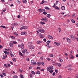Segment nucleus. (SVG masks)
<instances>
[{"instance_id":"f257e3e1","label":"nucleus","mask_w":78,"mask_h":78,"mask_svg":"<svg viewBox=\"0 0 78 78\" xmlns=\"http://www.w3.org/2000/svg\"><path fill=\"white\" fill-rule=\"evenodd\" d=\"M70 39H71L73 40V41L75 40V37L73 35H70Z\"/></svg>"},{"instance_id":"f03ea898","label":"nucleus","mask_w":78,"mask_h":78,"mask_svg":"<svg viewBox=\"0 0 78 78\" xmlns=\"http://www.w3.org/2000/svg\"><path fill=\"white\" fill-rule=\"evenodd\" d=\"M27 49H25L22 50V52L23 54H25V52H27Z\"/></svg>"},{"instance_id":"7ed1b4c3","label":"nucleus","mask_w":78,"mask_h":78,"mask_svg":"<svg viewBox=\"0 0 78 78\" xmlns=\"http://www.w3.org/2000/svg\"><path fill=\"white\" fill-rule=\"evenodd\" d=\"M66 39L67 40V42H68L70 43L72 42V40H71L69 38H66Z\"/></svg>"},{"instance_id":"20e7f679","label":"nucleus","mask_w":78,"mask_h":78,"mask_svg":"<svg viewBox=\"0 0 78 78\" xmlns=\"http://www.w3.org/2000/svg\"><path fill=\"white\" fill-rule=\"evenodd\" d=\"M31 62L32 63V65H34L35 64H36V62H34V61L33 60L31 61Z\"/></svg>"},{"instance_id":"39448f33","label":"nucleus","mask_w":78,"mask_h":78,"mask_svg":"<svg viewBox=\"0 0 78 78\" xmlns=\"http://www.w3.org/2000/svg\"><path fill=\"white\" fill-rule=\"evenodd\" d=\"M72 54H71L69 55V58L70 59H74V57H73V56L72 55Z\"/></svg>"},{"instance_id":"423d86ee","label":"nucleus","mask_w":78,"mask_h":78,"mask_svg":"<svg viewBox=\"0 0 78 78\" xmlns=\"http://www.w3.org/2000/svg\"><path fill=\"white\" fill-rule=\"evenodd\" d=\"M38 31H40V32H41V33H44V32H45V30L44 29H39Z\"/></svg>"},{"instance_id":"0eeeda50","label":"nucleus","mask_w":78,"mask_h":78,"mask_svg":"<svg viewBox=\"0 0 78 78\" xmlns=\"http://www.w3.org/2000/svg\"><path fill=\"white\" fill-rule=\"evenodd\" d=\"M27 34V32H23L21 33V35H25Z\"/></svg>"},{"instance_id":"6e6552de","label":"nucleus","mask_w":78,"mask_h":78,"mask_svg":"<svg viewBox=\"0 0 78 78\" xmlns=\"http://www.w3.org/2000/svg\"><path fill=\"white\" fill-rule=\"evenodd\" d=\"M41 20H44V22H47V21H48L47 19H46V18H45L42 19Z\"/></svg>"},{"instance_id":"1a4fd4ad","label":"nucleus","mask_w":78,"mask_h":78,"mask_svg":"<svg viewBox=\"0 0 78 78\" xmlns=\"http://www.w3.org/2000/svg\"><path fill=\"white\" fill-rule=\"evenodd\" d=\"M42 43V41H38L37 42V44H41Z\"/></svg>"},{"instance_id":"9d476101","label":"nucleus","mask_w":78,"mask_h":78,"mask_svg":"<svg viewBox=\"0 0 78 78\" xmlns=\"http://www.w3.org/2000/svg\"><path fill=\"white\" fill-rule=\"evenodd\" d=\"M9 45L11 47H12L14 45V44H13L12 43L10 42L9 43Z\"/></svg>"},{"instance_id":"9b49d317","label":"nucleus","mask_w":78,"mask_h":78,"mask_svg":"<svg viewBox=\"0 0 78 78\" xmlns=\"http://www.w3.org/2000/svg\"><path fill=\"white\" fill-rule=\"evenodd\" d=\"M48 37L49 39H53V37L50 35L48 36Z\"/></svg>"},{"instance_id":"f8f14e48","label":"nucleus","mask_w":78,"mask_h":78,"mask_svg":"<svg viewBox=\"0 0 78 78\" xmlns=\"http://www.w3.org/2000/svg\"><path fill=\"white\" fill-rule=\"evenodd\" d=\"M54 44L56 45L57 46H59L60 44L59 43H57L56 42H55Z\"/></svg>"},{"instance_id":"ddd939ff","label":"nucleus","mask_w":78,"mask_h":78,"mask_svg":"<svg viewBox=\"0 0 78 78\" xmlns=\"http://www.w3.org/2000/svg\"><path fill=\"white\" fill-rule=\"evenodd\" d=\"M62 9V10H65L66 8H65V7L64 6H62L61 7Z\"/></svg>"},{"instance_id":"4468645a","label":"nucleus","mask_w":78,"mask_h":78,"mask_svg":"<svg viewBox=\"0 0 78 78\" xmlns=\"http://www.w3.org/2000/svg\"><path fill=\"white\" fill-rule=\"evenodd\" d=\"M37 66H41V62H38L37 64Z\"/></svg>"},{"instance_id":"2eb2a0df","label":"nucleus","mask_w":78,"mask_h":78,"mask_svg":"<svg viewBox=\"0 0 78 78\" xmlns=\"http://www.w3.org/2000/svg\"><path fill=\"white\" fill-rule=\"evenodd\" d=\"M57 66H58V67H61V64L59 63H58L56 64Z\"/></svg>"},{"instance_id":"dca6fc26","label":"nucleus","mask_w":78,"mask_h":78,"mask_svg":"<svg viewBox=\"0 0 78 78\" xmlns=\"http://www.w3.org/2000/svg\"><path fill=\"white\" fill-rule=\"evenodd\" d=\"M49 68L50 70H53V66H49Z\"/></svg>"},{"instance_id":"f3484780","label":"nucleus","mask_w":78,"mask_h":78,"mask_svg":"<svg viewBox=\"0 0 78 78\" xmlns=\"http://www.w3.org/2000/svg\"><path fill=\"white\" fill-rule=\"evenodd\" d=\"M24 45L23 44H21L20 45L21 48H22V49H23V48H23Z\"/></svg>"},{"instance_id":"a211bd4d","label":"nucleus","mask_w":78,"mask_h":78,"mask_svg":"<svg viewBox=\"0 0 78 78\" xmlns=\"http://www.w3.org/2000/svg\"><path fill=\"white\" fill-rule=\"evenodd\" d=\"M17 25H18V24H17V23H15L13 24V26L14 27H15V26H17Z\"/></svg>"},{"instance_id":"6ab92c4d","label":"nucleus","mask_w":78,"mask_h":78,"mask_svg":"<svg viewBox=\"0 0 78 78\" xmlns=\"http://www.w3.org/2000/svg\"><path fill=\"white\" fill-rule=\"evenodd\" d=\"M19 54L21 56H23V54L20 52H19Z\"/></svg>"},{"instance_id":"aec40b11","label":"nucleus","mask_w":78,"mask_h":78,"mask_svg":"<svg viewBox=\"0 0 78 78\" xmlns=\"http://www.w3.org/2000/svg\"><path fill=\"white\" fill-rule=\"evenodd\" d=\"M23 29H25V30H27V27L25 26H23L22 27Z\"/></svg>"},{"instance_id":"412c9836","label":"nucleus","mask_w":78,"mask_h":78,"mask_svg":"<svg viewBox=\"0 0 78 78\" xmlns=\"http://www.w3.org/2000/svg\"><path fill=\"white\" fill-rule=\"evenodd\" d=\"M55 9H58V10H60V9L59 8H58V7H57V6H56L55 7Z\"/></svg>"},{"instance_id":"4be33fe9","label":"nucleus","mask_w":78,"mask_h":78,"mask_svg":"<svg viewBox=\"0 0 78 78\" xmlns=\"http://www.w3.org/2000/svg\"><path fill=\"white\" fill-rule=\"evenodd\" d=\"M47 17H48V18H50V16H51V15L50 14H48L47 15Z\"/></svg>"},{"instance_id":"5701e85b","label":"nucleus","mask_w":78,"mask_h":78,"mask_svg":"<svg viewBox=\"0 0 78 78\" xmlns=\"http://www.w3.org/2000/svg\"><path fill=\"white\" fill-rule=\"evenodd\" d=\"M38 10L39 12H42V9H40Z\"/></svg>"},{"instance_id":"b1692460","label":"nucleus","mask_w":78,"mask_h":78,"mask_svg":"<svg viewBox=\"0 0 78 78\" xmlns=\"http://www.w3.org/2000/svg\"><path fill=\"white\" fill-rule=\"evenodd\" d=\"M47 70L48 71H50V67H47Z\"/></svg>"},{"instance_id":"393cba45","label":"nucleus","mask_w":78,"mask_h":78,"mask_svg":"<svg viewBox=\"0 0 78 78\" xmlns=\"http://www.w3.org/2000/svg\"><path fill=\"white\" fill-rule=\"evenodd\" d=\"M12 52H11L10 53V54H11L10 55H11V57H14V55L12 54Z\"/></svg>"},{"instance_id":"a878e982","label":"nucleus","mask_w":78,"mask_h":78,"mask_svg":"<svg viewBox=\"0 0 78 78\" xmlns=\"http://www.w3.org/2000/svg\"><path fill=\"white\" fill-rule=\"evenodd\" d=\"M23 2L24 3H27V0H23Z\"/></svg>"},{"instance_id":"bb28decb","label":"nucleus","mask_w":78,"mask_h":78,"mask_svg":"<svg viewBox=\"0 0 78 78\" xmlns=\"http://www.w3.org/2000/svg\"><path fill=\"white\" fill-rule=\"evenodd\" d=\"M44 8L45 9H48V10L50 9V8L48 7H44Z\"/></svg>"},{"instance_id":"cd10ccee","label":"nucleus","mask_w":78,"mask_h":78,"mask_svg":"<svg viewBox=\"0 0 78 78\" xmlns=\"http://www.w3.org/2000/svg\"><path fill=\"white\" fill-rule=\"evenodd\" d=\"M1 28H6V27L4 26H1Z\"/></svg>"},{"instance_id":"c85d7f7f","label":"nucleus","mask_w":78,"mask_h":78,"mask_svg":"<svg viewBox=\"0 0 78 78\" xmlns=\"http://www.w3.org/2000/svg\"><path fill=\"white\" fill-rule=\"evenodd\" d=\"M6 59V57H5V55H3V57H2V59Z\"/></svg>"},{"instance_id":"c756f323","label":"nucleus","mask_w":78,"mask_h":78,"mask_svg":"<svg viewBox=\"0 0 78 78\" xmlns=\"http://www.w3.org/2000/svg\"><path fill=\"white\" fill-rule=\"evenodd\" d=\"M36 74H37L39 75V74H40V71H37L36 72Z\"/></svg>"},{"instance_id":"7c9ffc66","label":"nucleus","mask_w":78,"mask_h":78,"mask_svg":"<svg viewBox=\"0 0 78 78\" xmlns=\"http://www.w3.org/2000/svg\"><path fill=\"white\" fill-rule=\"evenodd\" d=\"M59 61H60V62H63V60L62 59H59Z\"/></svg>"},{"instance_id":"2f4dec72","label":"nucleus","mask_w":78,"mask_h":78,"mask_svg":"<svg viewBox=\"0 0 78 78\" xmlns=\"http://www.w3.org/2000/svg\"><path fill=\"white\" fill-rule=\"evenodd\" d=\"M71 21L73 23H75V20H73V19H72L71 20Z\"/></svg>"},{"instance_id":"473e14b6","label":"nucleus","mask_w":78,"mask_h":78,"mask_svg":"<svg viewBox=\"0 0 78 78\" xmlns=\"http://www.w3.org/2000/svg\"><path fill=\"white\" fill-rule=\"evenodd\" d=\"M41 24H42V25H44L45 24V23L43 22H41L40 23Z\"/></svg>"},{"instance_id":"72a5a7b5","label":"nucleus","mask_w":78,"mask_h":78,"mask_svg":"<svg viewBox=\"0 0 78 78\" xmlns=\"http://www.w3.org/2000/svg\"><path fill=\"white\" fill-rule=\"evenodd\" d=\"M51 42V41H48L46 42L47 44H50Z\"/></svg>"},{"instance_id":"f704fd0d","label":"nucleus","mask_w":78,"mask_h":78,"mask_svg":"<svg viewBox=\"0 0 78 78\" xmlns=\"http://www.w3.org/2000/svg\"><path fill=\"white\" fill-rule=\"evenodd\" d=\"M16 2H17V3L20 4V3H21V2H20V1L19 0H17Z\"/></svg>"},{"instance_id":"c9c22d12","label":"nucleus","mask_w":78,"mask_h":78,"mask_svg":"<svg viewBox=\"0 0 78 78\" xmlns=\"http://www.w3.org/2000/svg\"><path fill=\"white\" fill-rule=\"evenodd\" d=\"M34 46H32V47L31 48H30V49H34Z\"/></svg>"},{"instance_id":"e433bc0d","label":"nucleus","mask_w":78,"mask_h":78,"mask_svg":"<svg viewBox=\"0 0 78 78\" xmlns=\"http://www.w3.org/2000/svg\"><path fill=\"white\" fill-rule=\"evenodd\" d=\"M17 43V42L16 41H13V44H16Z\"/></svg>"},{"instance_id":"4c0bfd02","label":"nucleus","mask_w":78,"mask_h":78,"mask_svg":"<svg viewBox=\"0 0 78 78\" xmlns=\"http://www.w3.org/2000/svg\"><path fill=\"white\" fill-rule=\"evenodd\" d=\"M44 2H45V1H44V0H43L42 2L40 3V4H44Z\"/></svg>"},{"instance_id":"58836bf2","label":"nucleus","mask_w":78,"mask_h":78,"mask_svg":"<svg viewBox=\"0 0 78 78\" xmlns=\"http://www.w3.org/2000/svg\"><path fill=\"white\" fill-rule=\"evenodd\" d=\"M4 66H5V67H6V68H8V65H7L6 64H4Z\"/></svg>"},{"instance_id":"ea45409f","label":"nucleus","mask_w":78,"mask_h":78,"mask_svg":"<svg viewBox=\"0 0 78 78\" xmlns=\"http://www.w3.org/2000/svg\"><path fill=\"white\" fill-rule=\"evenodd\" d=\"M20 76L21 78H23V76L22 74L20 75Z\"/></svg>"},{"instance_id":"a19ab883","label":"nucleus","mask_w":78,"mask_h":78,"mask_svg":"<svg viewBox=\"0 0 78 78\" xmlns=\"http://www.w3.org/2000/svg\"><path fill=\"white\" fill-rule=\"evenodd\" d=\"M18 78V76L16 75H15L13 76V78Z\"/></svg>"},{"instance_id":"79ce46f5","label":"nucleus","mask_w":78,"mask_h":78,"mask_svg":"<svg viewBox=\"0 0 78 78\" xmlns=\"http://www.w3.org/2000/svg\"><path fill=\"white\" fill-rule=\"evenodd\" d=\"M12 60L14 62H16V59L15 58H13Z\"/></svg>"},{"instance_id":"37998d69","label":"nucleus","mask_w":78,"mask_h":78,"mask_svg":"<svg viewBox=\"0 0 78 78\" xmlns=\"http://www.w3.org/2000/svg\"><path fill=\"white\" fill-rule=\"evenodd\" d=\"M68 67H72V65H68Z\"/></svg>"},{"instance_id":"c03bdc74","label":"nucleus","mask_w":78,"mask_h":78,"mask_svg":"<svg viewBox=\"0 0 78 78\" xmlns=\"http://www.w3.org/2000/svg\"><path fill=\"white\" fill-rule=\"evenodd\" d=\"M3 75H4V76H6V73H2Z\"/></svg>"},{"instance_id":"a18cd8bd","label":"nucleus","mask_w":78,"mask_h":78,"mask_svg":"<svg viewBox=\"0 0 78 78\" xmlns=\"http://www.w3.org/2000/svg\"><path fill=\"white\" fill-rule=\"evenodd\" d=\"M43 14H44V15H46V14H47V12H43Z\"/></svg>"},{"instance_id":"49530a36","label":"nucleus","mask_w":78,"mask_h":78,"mask_svg":"<svg viewBox=\"0 0 78 78\" xmlns=\"http://www.w3.org/2000/svg\"><path fill=\"white\" fill-rule=\"evenodd\" d=\"M0 76L1 77V78H2V77H3V74H1L0 75Z\"/></svg>"},{"instance_id":"de8ad7c7","label":"nucleus","mask_w":78,"mask_h":78,"mask_svg":"<svg viewBox=\"0 0 78 78\" xmlns=\"http://www.w3.org/2000/svg\"><path fill=\"white\" fill-rule=\"evenodd\" d=\"M31 73H32V74H34H34H35V73H34V71H32L31 72Z\"/></svg>"},{"instance_id":"09e8293b","label":"nucleus","mask_w":78,"mask_h":78,"mask_svg":"<svg viewBox=\"0 0 78 78\" xmlns=\"http://www.w3.org/2000/svg\"><path fill=\"white\" fill-rule=\"evenodd\" d=\"M40 37L41 38H43V37H42V34H40Z\"/></svg>"},{"instance_id":"8fccbe9b","label":"nucleus","mask_w":78,"mask_h":78,"mask_svg":"<svg viewBox=\"0 0 78 78\" xmlns=\"http://www.w3.org/2000/svg\"><path fill=\"white\" fill-rule=\"evenodd\" d=\"M19 71L20 72H21V73H22V69H19Z\"/></svg>"},{"instance_id":"3c124183","label":"nucleus","mask_w":78,"mask_h":78,"mask_svg":"<svg viewBox=\"0 0 78 78\" xmlns=\"http://www.w3.org/2000/svg\"><path fill=\"white\" fill-rule=\"evenodd\" d=\"M14 34H15L16 35V36H18V34L17 33H16V32H15L14 33Z\"/></svg>"},{"instance_id":"603ef678","label":"nucleus","mask_w":78,"mask_h":78,"mask_svg":"<svg viewBox=\"0 0 78 78\" xmlns=\"http://www.w3.org/2000/svg\"><path fill=\"white\" fill-rule=\"evenodd\" d=\"M11 38L12 39H15V37L13 36L11 37Z\"/></svg>"},{"instance_id":"864d4df0","label":"nucleus","mask_w":78,"mask_h":78,"mask_svg":"<svg viewBox=\"0 0 78 78\" xmlns=\"http://www.w3.org/2000/svg\"><path fill=\"white\" fill-rule=\"evenodd\" d=\"M50 73H52L53 72V70H51L49 71Z\"/></svg>"},{"instance_id":"5fc2aeb1","label":"nucleus","mask_w":78,"mask_h":78,"mask_svg":"<svg viewBox=\"0 0 78 78\" xmlns=\"http://www.w3.org/2000/svg\"><path fill=\"white\" fill-rule=\"evenodd\" d=\"M41 65H42V66H44V62H41Z\"/></svg>"},{"instance_id":"6e6d98bb","label":"nucleus","mask_w":78,"mask_h":78,"mask_svg":"<svg viewBox=\"0 0 78 78\" xmlns=\"http://www.w3.org/2000/svg\"><path fill=\"white\" fill-rule=\"evenodd\" d=\"M50 57H53V54H51L50 55Z\"/></svg>"},{"instance_id":"4d7b16f0","label":"nucleus","mask_w":78,"mask_h":78,"mask_svg":"<svg viewBox=\"0 0 78 78\" xmlns=\"http://www.w3.org/2000/svg\"><path fill=\"white\" fill-rule=\"evenodd\" d=\"M6 10V9H5L4 10L2 11L3 12H5Z\"/></svg>"},{"instance_id":"13d9d810","label":"nucleus","mask_w":78,"mask_h":78,"mask_svg":"<svg viewBox=\"0 0 78 78\" xmlns=\"http://www.w3.org/2000/svg\"><path fill=\"white\" fill-rule=\"evenodd\" d=\"M37 70H39V69H41V68L40 67H37Z\"/></svg>"},{"instance_id":"bf43d9fd","label":"nucleus","mask_w":78,"mask_h":78,"mask_svg":"<svg viewBox=\"0 0 78 78\" xmlns=\"http://www.w3.org/2000/svg\"><path fill=\"white\" fill-rule=\"evenodd\" d=\"M52 75L53 76H55V73H53L52 74Z\"/></svg>"},{"instance_id":"052dcab7","label":"nucleus","mask_w":78,"mask_h":78,"mask_svg":"<svg viewBox=\"0 0 78 78\" xmlns=\"http://www.w3.org/2000/svg\"><path fill=\"white\" fill-rule=\"evenodd\" d=\"M32 76H33V75L31 74H30V78H32Z\"/></svg>"},{"instance_id":"680f3d73","label":"nucleus","mask_w":78,"mask_h":78,"mask_svg":"<svg viewBox=\"0 0 78 78\" xmlns=\"http://www.w3.org/2000/svg\"><path fill=\"white\" fill-rule=\"evenodd\" d=\"M4 53H5V54H7V51H4Z\"/></svg>"},{"instance_id":"e2e57ef3","label":"nucleus","mask_w":78,"mask_h":78,"mask_svg":"<svg viewBox=\"0 0 78 78\" xmlns=\"http://www.w3.org/2000/svg\"><path fill=\"white\" fill-rule=\"evenodd\" d=\"M58 78H62V76H61L60 75L59 76Z\"/></svg>"},{"instance_id":"0e129e2a","label":"nucleus","mask_w":78,"mask_h":78,"mask_svg":"<svg viewBox=\"0 0 78 78\" xmlns=\"http://www.w3.org/2000/svg\"><path fill=\"white\" fill-rule=\"evenodd\" d=\"M27 61H29V58H27Z\"/></svg>"},{"instance_id":"69168bd1","label":"nucleus","mask_w":78,"mask_h":78,"mask_svg":"<svg viewBox=\"0 0 78 78\" xmlns=\"http://www.w3.org/2000/svg\"><path fill=\"white\" fill-rule=\"evenodd\" d=\"M43 41H44V42H46V39H45V38L44 39Z\"/></svg>"},{"instance_id":"338daca9","label":"nucleus","mask_w":78,"mask_h":78,"mask_svg":"<svg viewBox=\"0 0 78 78\" xmlns=\"http://www.w3.org/2000/svg\"><path fill=\"white\" fill-rule=\"evenodd\" d=\"M58 31L59 32H60V31H61V28H58Z\"/></svg>"},{"instance_id":"774afa93","label":"nucleus","mask_w":78,"mask_h":78,"mask_svg":"<svg viewBox=\"0 0 78 78\" xmlns=\"http://www.w3.org/2000/svg\"><path fill=\"white\" fill-rule=\"evenodd\" d=\"M76 78H78V75H76Z\"/></svg>"}]
</instances>
